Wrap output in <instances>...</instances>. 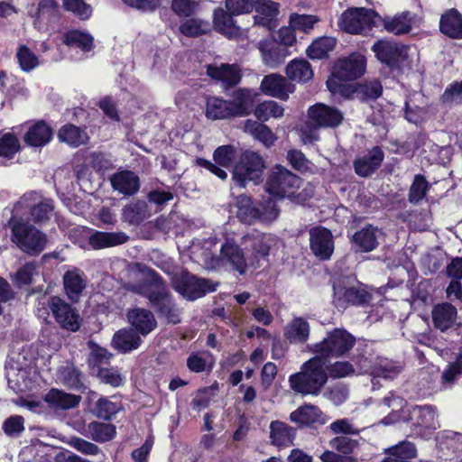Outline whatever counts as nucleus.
I'll list each match as a JSON object with an SVG mask.
<instances>
[{
    "label": "nucleus",
    "instance_id": "obj_39",
    "mask_svg": "<svg viewBox=\"0 0 462 462\" xmlns=\"http://www.w3.org/2000/svg\"><path fill=\"white\" fill-rule=\"evenodd\" d=\"M290 420L300 426H309L316 422H321L322 412L315 405L305 404L292 411L290 414Z\"/></svg>",
    "mask_w": 462,
    "mask_h": 462
},
{
    "label": "nucleus",
    "instance_id": "obj_12",
    "mask_svg": "<svg viewBox=\"0 0 462 462\" xmlns=\"http://www.w3.org/2000/svg\"><path fill=\"white\" fill-rule=\"evenodd\" d=\"M147 298L169 322L176 324L180 321V311L173 303L165 284L161 280L154 281L147 294Z\"/></svg>",
    "mask_w": 462,
    "mask_h": 462
},
{
    "label": "nucleus",
    "instance_id": "obj_8",
    "mask_svg": "<svg viewBox=\"0 0 462 462\" xmlns=\"http://www.w3.org/2000/svg\"><path fill=\"white\" fill-rule=\"evenodd\" d=\"M171 282L176 291L189 300H194L216 291L217 285L208 280L197 278L186 271L176 272Z\"/></svg>",
    "mask_w": 462,
    "mask_h": 462
},
{
    "label": "nucleus",
    "instance_id": "obj_48",
    "mask_svg": "<svg viewBox=\"0 0 462 462\" xmlns=\"http://www.w3.org/2000/svg\"><path fill=\"white\" fill-rule=\"evenodd\" d=\"M63 42L69 47H77L87 52L94 46V38L88 32L73 30L64 34Z\"/></svg>",
    "mask_w": 462,
    "mask_h": 462
},
{
    "label": "nucleus",
    "instance_id": "obj_17",
    "mask_svg": "<svg viewBox=\"0 0 462 462\" xmlns=\"http://www.w3.org/2000/svg\"><path fill=\"white\" fill-rule=\"evenodd\" d=\"M260 89L267 96L287 100L290 94L294 92L295 86L281 75L270 74L263 79Z\"/></svg>",
    "mask_w": 462,
    "mask_h": 462
},
{
    "label": "nucleus",
    "instance_id": "obj_46",
    "mask_svg": "<svg viewBox=\"0 0 462 462\" xmlns=\"http://www.w3.org/2000/svg\"><path fill=\"white\" fill-rule=\"evenodd\" d=\"M58 137L61 142L73 147L84 144L88 140L87 133L73 125H67L61 127L59 131Z\"/></svg>",
    "mask_w": 462,
    "mask_h": 462
},
{
    "label": "nucleus",
    "instance_id": "obj_63",
    "mask_svg": "<svg viewBox=\"0 0 462 462\" xmlns=\"http://www.w3.org/2000/svg\"><path fill=\"white\" fill-rule=\"evenodd\" d=\"M97 377L102 383L110 384L113 387H118L124 383V377L119 371L114 367L99 368Z\"/></svg>",
    "mask_w": 462,
    "mask_h": 462
},
{
    "label": "nucleus",
    "instance_id": "obj_10",
    "mask_svg": "<svg viewBox=\"0 0 462 462\" xmlns=\"http://www.w3.org/2000/svg\"><path fill=\"white\" fill-rule=\"evenodd\" d=\"M280 243L277 236L266 233L247 234L241 238V245L250 252L251 265L257 264L261 260H266L270 254L278 248Z\"/></svg>",
    "mask_w": 462,
    "mask_h": 462
},
{
    "label": "nucleus",
    "instance_id": "obj_59",
    "mask_svg": "<svg viewBox=\"0 0 462 462\" xmlns=\"http://www.w3.org/2000/svg\"><path fill=\"white\" fill-rule=\"evenodd\" d=\"M382 85L379 81L374 80L359 85L355 93L361 99H374L382 94Z\"/></svg>",
    "mask_w": 462,
    "mask_h": 462
},
{
    "label": "nucleus",
    "instance_id": "obj_14",
    "mask_svg": "<svg viewBox=\"0 0 462 462\" xmlns=\"http://www.w3.org/2000/svg\"><path fill=\"white\" fill-rule=\"evenodd\" d=\"M310 122L317 127L334 128L338 126L343 119V113L336 107L317 103L308 110Z\"/></svg>",
    "mask_w": 462,
    "mask_h": 462
},
{
    "label": "nucleus",
    "instance_id": "obj_47",
    "mask_svg": "<svg viewBox=\"0 0 462 462\" xmlns=\"http://www.w3.org/2000/svg\"><path fill=\"white\" fill-rule=\"evenodd\" d=\"M416 455L415 446L405 441L391 448L388 456L382 462H410V459L415 457Z\"/></svg>",
    "mask_w": 462,
    "mask_h": 462
},
{
    "label": "nucleus",
    "instance_id": "obj_22",
    "mask_svg": "<svg viewBox=\"0 0 462 462\" xmlns=\"http://www.w3.org/2000/svg\"><path fill=\"white\" fill-rule=\"evenodd\" d=\"M431 318L434 327L444 332L455 326L457 311L450 303L437 304L431 310Z\"/></svg>",
    "mask_w": 462,
    "mask_h": 462
},
{
    "label": "nucleus",
    "instance_id": "obj_55",
    "mask_svg": "<svg viewBox=\"0 0 462 462\" xmlns=\"http://www.w3.org/2000/svg\"><path fill=\"white\" fill-rule=\"evenodd\" d=\"M319 22V18L311 14H292L290 16V25L292 29L299 30L309 33L316 23Z\"/></svg>",
    "mask_w": 462,
    "mask_h": 462
},
{
    "label": "nucleus",
    "instance_id": "obj_11",
    "mask_svg": "<svg viewBox=\"0 0 462 462\" xmlns=\"http://www.w3.org/2000/svg\"><path fill=\"white\" fill-rule=\"evenodd\" d=\"M334 304L345 309L347 305H363L371 300V294L359 283L349 279L336 282L333 285Z\"/></svg>",
    "mask_w": 462,
    "mask_h": 462
},
{
    "label": "nucleus",
    "instance_id": "obj_35",
    "mask_svg": "<svg viewBox=\"0 0 462 462\" xmlns=\"http://www.w3.org/2000/svg\"><path fill=\"white\" fill-rule=\"evenodd\" d=\"M205 115L213 121L233 117L229 101L217 97L207 98Z\"/></svg>",
    "mask_w": 462,
    "mask_h": 462
},
{
    "label": "nucleus",
    "instance_id": "obj_31",
    "mask_svg": "<svg viewBox=\"0 0 462 462\" xmlns=\"http://www.w3.org/2000/svg\"><path fill=\"white\" fill-rule=\"evenodd\" d=\"M142 338L136 330L123 328L116 331L112 338V346L122 353L135 350L141 345Z\"/></svg>",
    "mask_w": 462,
    "mask_h": 462
},
{
    "label": "nucleus",
    "instance_id": "obj_15",
    "mask_svg": "<svg viewBox=\"0 0 462 462\" xmlns=\"http://www.w3.org/2000/svg\"><path fill=\"white\" fill-rule=\"evenodd\" d=\"M310 246L314 255L320 260H328L334 252V241L331 232L322 226L310 230Z\"/></svg>",
    "mask_w": 462,
    "mask_h": 462
},
{
    "label": "nucleus",
    "instance_id": "obj_44",
    "mask_svg": "<svg viewBox=\"0 0 462 462\" xmlns=\"http://www.w3.org/2000/svg\"><path fill=\"white\" fill-rule=\"evenodd\" d=\"M337 40L334 37L323 36L317 38L307 48L306 53L312 60H321L334 50Z\"/></svg>",
    "mask_w": 462,
    "mask_h": 462
},
{
    "label": "nucleus",
    "instance_id": "obj_41",
    "mask_svg": "<svg viewBox=\"0 0 462 462\" xmlns=\"http://www.w3.org/2000/svg\"><path fill=\"white\" fill-rule=\"evenodd\" d=\"M288 79L297 82H307L313 77V71L309 61L303 59H294L285 68Z\"/></svg>",
    "mask_w": 462,
    "mask_h": 462
},
{
    "label": "nucleus",
    "instance_id": "obj_13",
    "mask_svg": "<svg viewBox=\"0 0 462 462\" xmlns=\"http://www.w3.org/2000/svg\"><path fill=\"white\" fill-rule=\"evenodd\" d=\"M365 69L366 58L361 53L355 52L336 63L333 76L339 80H354L363 76Z\"/></svg>",
    "mask_w": 462,
    "mask_h": 462
},
{
    "label": "nucleus",
    "instance_id": "obj_33",
    "mask_svg": "<svg viewBox=\"0 0 462 462\" xmlns=\"http://www.w3.org/2000/svg\"><path fill=\"white\" fill-rule=\"evenodd\" d=\"M310 334V326L303 318H295L284 328V337L293 344L305 343Z\"/></svg>",
    "mask_w": 462,
    "mask_h": 462
},
{
    "label": "nucleus",
    "instance_id": "obj_3",
    "mask_svg": "<svg viewBox=\"0 0 462 462\" xmlns=\"http://www.w3.org/2000/svg\"><path fill=\"white\" fill-rule=\"evenodd\" d=\"M327 381L326 360L318 355L304 362L300 371L289 377L291 389L303 395H318Z\"/></svg>",
    "mask_w": 462,
    "mask_h": 462
},
{
    "label": "nucleus",
    "instance_id": "obj_40",
    "mask_svg": "<svg viewBox=\"0 0 462 462\" xmlns=\"http://www.w3.org/2000/svg\"><path fill=\"white\" fill-rule=\"evenodd\" d=\"M44 401L54 409L67 410L76 407L80 401V397L58 389H51L45 395Z\"/></svg>",
    "mask_w": 462,
    "mask_h": 462
},
{
    "label": "nucleus",
    "instance_id": "obj_45",
    "mask_svg": "<svg viewBox=\"0 0 462 462\" xmlns=\"http://www.w3.org/2000/svg\"><path fill=\"white\" fill-rule=\"evenodd\" d=\"M237 217L245 224L259 221V208L253 206L251 199L247 196H239L236 199Z\"/></svg>",
    "mask_w": 462,
    "mask_h": 462
},
{
    "label": "nucleus",
    "instance_id": "obj_23",
    "mask_svg": "<svg viewBox=\"0 0 462 462\" xmlns=\"http://www.w3.org/2000/svg\"><path fill=\"white\" fill-rule=\"evenodd\" d=\"M383 232L377 227L367 225L353 236V243L361 252H372L379 245Z\"/></svg>",
    "mask_w": 462,
    "mask_h": 462
},
{
    "label": "nucleus",
    "instance_id": "obj_27",
    "mask_svg": "<svg viewBox=\"0 0 462 462\" xmlns=\"http://www.w3.org/2000/svg\"><path fill=\"white\" fill-rule=\"evenodd\" d=\"M383 160V151L379 147H374L367 154L355 161V171L361 177H367L381 165Z\"/></svg>",
    "mask_w": 462,
    "mask_h": 462
},
{
    "label": "nucleus",
    "instance_id": "obj_6",
    "mask_svg": "<svg viewBox=\"0 0 462 462\" xmlns=\"http://www.w3.org/2000/svg\"><path fill=\"white\" fill-rule=\"evenodd\" d=\"M356 338L346 329L336 328L328 333L320 342L308 346L310 352L325 358L340 357L346 355L355 346Z\"/></svg>",
    "mask_w": 462,
    "mask_h": 462
},
{
    "label": "nucleus",
    "instance_id": "obj_42",
    "mask_svg": "<svg viewBox=\"0 0 462 462\" xmlns=\"http://www.w3.org/2000/svg\"><path fill=\"white\" fill-rule=\"evenodd\" d=\"M411 420L416 427L436 430L439 427L436 411L431 406L414 407L411 411Z\"/></svg>",
    "mask_w": 462,
    "mask_h": 462
},
{
    "label": "nucleus",
    "instance_id": "obj_26",
    "mask_svg": "<svg viewBox=\"0 0 462 462\" xmlns=\"http://www.w3.org/2000/svg\"><path fill=\"white\" fill-rule=\"evenodd\" d=\"M257 15L254 23L263 27L273 29L275 27V20L279 14V4L272 0H257L254 6Z\"/></svg>",
    "mask_w": 462,
    "mask_h": 462
},
{
    "label": "nucleus",
    "instance_id": "obj_2",
    "mask_svg": "<svg viewBox=\"0 0 462 462\" xmlns=\"http://www.w3.org/2000/svg\"><path fill=\"white\" fill-rule=\"evenodd\" d=\"M216 245V240L206 242L200 254L204 266L208 270L229 268L244 275L247 271V261L241 245L231 240H226L220 247L219 254L216 255L210 246Z\"/></svg>",
    "mask_w": 462,
    "mask_h": 462
},
{
    "label": "nucleus",
    "instance_id": "obj_49",
    "mask_svg": "<svg viewBox=\"0 0 462 462\" xmlns=\"http://www.w3.org/2000/svg\"><path fill=\"white\" fill-rule=\"evenodd\" d=\"M210 28L209 22L194 17L182 22L180 31L185 36L197 37L208 33Z\"/></svg>",
    "mask_w": 462,
    "mask_h": 462
},
{
    "label": "nucleus",
    "instance_id": "obj_24",
    "mask_svg": "<svg viewBox=\"0 0 462 462\" xmlns=\"http://www.w3.org/2000/svg\"><path fill=\"white\" fill-rule=\"evenodd\" d=\"M207 74L228 87L238 84L241 79L240 70L236 65L210 64L207 66Z\"/></svg>",
    "mask_w": 462,
    "mask_h": 462
},
{
    "label": "nucleus",
    "instance_id": "obj_7",
    "mask_svg": "<svg viewBox=\"0 0 462 462\" xmlns=\"http://www.w3.org/2000/svg\"><path fill=\"white\" fill-rule=\"evenodd\" d=\"M301 179L282 165H275L266 180V191L279 198H295L301 186Z\"/></svg>",
    "mask_w": 462,
    "mask_h": 462
},
{
    "label": "nucleus",
    "instance_id": "obj_30",
    "mask_svg": "<svg viewBox=\"0 0 462 462\" xmlns=\"http://www.w3.org/2000/svg\"><path fill=\"white\" fill-rule=\"evenodd\" d=\"M148 205L143 200H135L122 209V220L129 225L138 226L151 217Z\"/></svg>",
    "mask_w": 462,
    "mask_h": 462
},
{
    "label": "nucleus",
    "instance_id": "obj_51",
    "mask_svg": "<svg viewBox=\"0 0 462 462\" xmlns=\"http://www.w3.org/2000/svg\"><path fill=\"white\" fill-rule=\"evenodd\" d=\"M16 59L21 69L25 72H30L39 66L38 57L25 45L18 47Z\"/></svg>",
    "mask_w": 462,
    "mask_h": 462
},
{
    "label": "nucleus",
    "instance_id": "obj_61",
    "mask_svg": "<svg viewBox=\"0 0 462 462\" xmlns=\"http://www.w3.org/2000/svg\"><path fill=\"white\" fill-rule=\"evenodd\" d=\"M119 404L113 402L107 398L102 397L96 402L95 412L97 417L109 420L119 411Z\"/></svg>",
    "mask_w": 462,
    "mask_h": 462
},
{
    "label": "nucleus",
    "instance_id": "obj_21",
    "mask_svg": "<svg viewBox=\"0 0 462 462\" xmlns=\"http://www.w3.org/2000/svg\"><path fill=\"white\" fill-rule=\"evenodd\" d=\"M127 319L132 327L142 336H147L157 325L152 312L142 308H135L127 312Z\"/></svg>",
    "mask_w": 462,
    "mask_h": 462
},
{
    "label": "nucleus",
    "instance_id": "obj_43",
    "mask_svg": "<svg viewBox=\"0 0 462 462\" xmlns=\"http://www.w3.org/2000/svg\"><path fill=\"white\" fill-rule=\"evenodd\" d=\"M285 108L273 100H266L259 103L254 109V116L260 123L268 121L271 118L280 119L284 116Z\"/></svg>",
    "mask_w": 462,
    "mask_h": 462
},
{
    "label": "nucleus",
    "instance_id": "obj_57",
    "mask_svg": "<svg viewBox=\"0 0 462 462\" xmlns=\"http://www.w3.org/2000/svg\"><path fill=\"white\" fill-rule=\"evenodd\" d=\"M80 372L69 364L59 370V379L69 387L78 388L80 385Z\"/></svg>",
    "mask_w": 462,
    "mask_h": 462
},
{
    "label": "nucleus",
    "instance_id": "obj_54",
    "mask_svg": "<svg viewBox=\"0 0 462 462\" xmlns=\"http://www.w3.org/2000/svg\"><path fill=\"white\" fill-rule=\"evenodd\" d=\"M54 207L50 199H43L31 207V217L36 223L49 220L53 215Z\"/></svg>",
    "mask_w": 462,
    "mask_h": 462
},
{
    "label": "nucleus",
    "instance_id": "obj_29",
    "mask_svg": "<svg viewBox=\"0 0 462 462\" xmlns=\"http://www.w3.org/2000/svg\"><path fill=\"white\" fill-rule=\"evenodd\" d=\"M128 236L124 232L106 233L95 231L88 237V244L91 248L98 250L123 245L128 240Z\"/></svg>",
    "mask_w": 462,
    "mask_h": 462
},
{
    "label": "nucleus",
    "instance_id": "obj_16",
    "mask_svg": "<svg viewBox=\"0 0 462 462\" xmlns=\"http://www.w3.org/2000/svg\"><path fill=\"white\" fill-rule=\"evenodd\" d=\"M372 50L381 62L389 66H395L407 58V47L393 42L378 41Z\"/></svg>",
    "mask_w": 462,
    "mask_h": 462
},
{
    "label": "nucleus",
    "instance_id": "obj_18",
    "mask_svg": "<svg viewBox=\"0 0 462 462\" xmlns=\"http://www.w3.org/2000/svg\"><path fill=\"white\" fill-rule=\"evenodd\" d=\"M413 16L410 12H402L393 16L380 15V25L389 33L402 35L409 33L412 29Z\"/></svg>",
    "mask_w": 462,
    "mask_h": 462
},
{
    "label": "nucleus",
    "instance_id": "obj_9",
    "mask_svg": "<svg viewBox=\"0 0 462 462\" xmlns=\"http://www.w3.org/2000/svg\"><path fill=\"white\" fill-rule=\"evenodd\" d=\"M265 168L263 158L256 152H244L233 170V181L245 187L248 181L258 182Z\"/></svg>",
    "mask_w": 462,
    "mask_h": 462
},
{
    "label": "nucleus",
    "instance_id": "obj_28",
    "mask_svg": "<svg viewBox=\"0 0 462 462\" xmlns=\"http://www.w3.org/2000/svg\"><path fill=\"white\" fill-rule=\"evenodd\" d=\"M243 129L261 142L266 148L273 146L278 139L268 125L253 119H246L243 124Z\"/></svg>",
    "mask_w": 462,
    "mask_h": 462
},
{
    "label": "nucleus",
    "instance_id": "obj_62",
    "mask_svg": "<svg viewBox=\"0 0 462 462\" xmlns=\"http://www.w3.org/2000/svg\"><path fill=\"white\" fill-rule=\"evenodd\" d=\"M63 7L82 20L88 19L92 13L90 5L83 0H63Z\"/></svg>",
    "mask_w": 462,
    "mask_h": 462
},
{
    "label": "nucleus",
    "instance_id": "obj_20",
    "mask_svg": "<svg viewBox=\"0 0 462 462\" xmlns=\"http://www.w3.org/2000/svg\"><path fill=\"white\" fill-rule=\"evenodd\" d=\"M110 182L114 190L125 196H132L140 189L139 177L131 171H121L112 175Z\"/></svg>",
    "mask_w": 462,
    "mask_h": 462
},
{
    "label": "nucleus",
    "instance_id": "obj_5",
    "mask_svg": "<svg viewBox=\"0 0 462 462\" xmlns=\"http://www.w3.org/2000/svg\"><path fill=\"white\" fill-rule=\"evenodd\" d=\"M337 25L347 33L367 35L380 26V15L373 9L351 7L342 13Z\"/></svg>",
    "mask_w": 462,
    "mask_h": 462
},
{
    "label": "nucleus",
    "instance_id": "obj_50",
    "mask_svg": "<svg viewBox=\"0 0 462 462\" xmlns=\"http://www.w3.org/2000/svg\"><path fill=\"white\" fill-rule=\"evenodd\" d=\"M88 430L92 439L98 442L109 441L116 433L113 424L104 422H92L89 424Z\"/></svg>",
    "mask_w": 462,
    "mask_h": 462
},
{
    "label": "nucleus",
    "instance_id": "obj_4",
    "mask_svg": "<svg viewBox=\"0 0 462 462\" xmlns=\"http://www.w3.org/2000/svg\"><path fill=\"white\" fill-rule=\"evenodd\" d=\"M36 311L37 315L44 319L51 313L57 323L65 329L75 332L80 328V319L77 310L58 296L39 297Z\"/></svg>",
    "mask_w": 462,
    "mask_h": 462
},
{
    "label": "nucleus",
    "instance_id": "obj_60",
    "mask_svg": "<svg viewBox=\"0 0 462 462\" xmlns=\"http://www.w3.org/2000/svg\"><path fill=\"white\" fill-rule=\"evenodd\" d=\"M214 161L221 167L228 168L232 165L236 157V149L232 145L219 146L214 152Z\"/></svg>",
    "mask_w": 462,
    "mask_h": 462
},
{
    "label": "nucleus",
    "instance_id": "obj_25",
    "mask_svg": "<svg viewBox=\"0 0 462 462\" xmlns=\"http://www.w3.org/2000/svg\"><path fill=\"white\" fill-rule=\"evenodd\" d=\"M439 30L451 39H462V14L455 8L447 10L440 17Z\"/></svg>",
    "mask_w": 462,
    "mask_h": 462
},
{
    "label": "nucleus",
    "instance_id": "obj_1",
    "mask_svg": "<svg viewBox=\"0 0 462 462\" xmlns=\"http://www.w3.org/2000/svg\"><path fill=\"white\" fill-rule=\"evenodd\" d=\"M25 207V201H18L13 209V215L7 226L11 230V241L23 253L39 254L47 245V236L39 228L28 223L19 215Z\"/></svg>",
    "mask_w": 462,
    "mask_h": 462
},
{
    "label": "nucleus",
    "instance_id": "obj_34",
    "mask_svg": "<svg viewBox=\"0 0 462 462\" xmlns=\"http://www.w3.org/2000/svg\"><path fill=\"white\" fill-rule=\"evenodd\" d=\"M295 430L284 422L275 420L270 424V439L273 445L284 448L291 445L295 439Z\"/></svg>",
    "mask_w": 462,
    "mask_h": 462
},
{
    "label": "nucleus",
    "instance_id": "obj_37",
    "mask_svg": "<svg viewBox=\"0 0 462 462\" xmlns=\"http://www.w3.org/2000/svg\"><path fill=\"white\" fill-rule=\"evenodd\" d=\"M258 49L261 52L263 64L270 68L273 69L278 67L285 59L284 51L276 47L271 40L260 41Z\"/></svg>",
    "mask_w": 462,
    "mask_h": 462
},
{
    "label": "nucleus",
    "instance_id": "obj_53",
    "mask_svg": "<svg viewBox=\"0 0 462 462\" xmlns=\"http://www.w3.org/2000/svg\"><path fill=\"white\" fill-rule=\"evenodd\" d=\"M289 163L296 171L302 173H314L316 167L305 157V155L298 150H290L287 153Z\"/></svg>",
    "mask_w": 462,
    "mask_h": 462
},
{
    "label": "nucleus",
    "instance_id": "obj_36",
    "mask_svg": "<svg viewBox=\"0 0 462 462\" xmlns=\"http://www.w3.org/2000/svg\"><path fill=\"white\" fill-rule=\"evenodd\" d=\"M52 137L51 128L44 122H38L32 125L24 134V142L33 147L46 145Z\"/></svg>",
    "mask_w": 462,
    "mask_h": 462
},
{
    "label": "nucleus",
    "instance_id": "obj_64",
    "mask_svg": "<svg viewBox=\"0 0 462 462\" xmlns=\"http://www.w3.org/2000/svg\"><path fill=\"white\" fill-rule=\"evenodd\" d=\"M333 378H342L355 373L354 366L347 361H337L329 365H326V372Z\"/></svg>",
    "mask_w": 462,
    "mask_h": 462
},
{
    "label": "nucleus",
    "instance_id": "obj_52",
    "mask_svg": "<svg viewBox=\"0 0 462 462\" xmlns=\"http://www.w3.org/2000/svg\"><path fill=\"white\" fill-rule=\"evenodd\" d=\"M37 274V264L34 263H27L20 267L14 275H12V279L18 287H22L32 283L33 278Z\"/></svg>",
    "mask_w": 462,
    "mask_h": 462
},
{
    "label": "nucleus",
    "instance_id": "obj_19",
    "mask_svg": "<svg viewBox=\"0 0 462 462\" xmlns=\"http://www.w3.org/2000/svg\"><path fill=\"white\" fill-rule=\"evenodd\" d=\"M257 93L247 88H238L233 92L232 99L228 100L233 116H246L253 110Z\"/></svg>",
    "mask_w": 462,
    "mask_h": 462
},
{
    "label": "nucleus",
    "instance_id": "obj_56",
    "mask_svg": "<svg viewBox=\"0 0 462 462\" xmlns=\"http://www.w3.org/2000/svg\"><path fill=\"white\" fill-rule=\"evenodd\" d=\"M214 24L218 32L226 35H230L235 31L231 14H227L223 9H217L215 11Z\"/></svg>",
    "mask_w": 462,
    "mask_h": 462
},
{
    "label": "nucleus",
    "instance_id": "obj_58",
    "mask_svg": "<svg viewBox=\"0 0 462 462\" xmlns=\"http://www.w3.org/2000/svg\"><path fill=\"white\" fill-rule=\"evenodd\" d=\"M429 189V183L421 175H416L409 192V200L417 204L421 201Z\"/></svg>",
    "mask_w": 462,
    "mask_h": 462
},
{
    "label": "nucleus",
    "instance_id": "obj_38",
    "mask_svg": "<svg viewBox=\"0 0 462 462\" xmlns=\"http://www.w3.org/2000/svg\"><path fill=\"white\" fill-rule=\"evenodd\" d=\"M19 139L7 133L0 136V166H9L15 155L20 152Z\"/></svg>",
    "mask_w": 462,
    "mask_h": 462
},
{
    "label": "nucleus",
    "instance_id": "obj_32",
    "mask_svg": "<svg viewBox=\"0 0 462 462\" xmlns=\"http://www.w3.org/2000/svg\"><path fill=\"white\" fill-rule=\"evenodd\" d=\"M63 284L67 296L77 301L86 287L83 272L76 268L67 271L63 276Z\"/></svg>",
    "mask_w": 462,
    "mask_h": 462
}]
</instances>
